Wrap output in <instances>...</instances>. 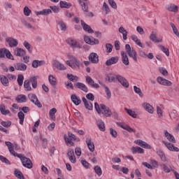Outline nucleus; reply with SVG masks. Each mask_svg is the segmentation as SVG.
<instances>
[{
  "instance_id": "1",
  "label": "nucleus",
  "mask_w": 179,
  "mask_h": 179,
  "mask_svg": "<svg viewBox=\"0 0 179 179\" xmlns=\"http://www.w3.org/2000/svg\"><path fill=\"white\" fill-rule=\"evenodd\" d=\"M125 50L130 58H132L135 62H138V53H136V50L134 48H131L129 44H126Z\"/></svg>"
},
{
  "instance_id": "2",
  "label": "nucleus",
  "mask_w": 179,
  "mask_h": 179,
  "mask_svg": "<svg viewBox=\"0 0 179 179\" xmlns=\"http://www.w3.org/2000/svg\"><path fill=\"white\" fill-rule=\"evenodd\" d=\"M17 157L20 159L24 167H26L27 169H33V162H31V159L23 156L22 154H18Z\"/></svg>"
},
{
  "instance_id": "3",
  "label": "nucleus",
  "mask_w": 179,
  "mask_h": 179,
  "mask_svg": "<svg viewBox=\"0 0 179 179\" xmlns=\"http://www.w3.org/2000/svg\"><path fill=\"white\" fill-rule=\"evenodd\" d=\"M69 58L70 59V60H67L66 62V64L69 65V66H71V68H72L73 69H76V68H80V63L79 62L78 59H76V57L72 55H69Z\"/></svg>"
},
{
  "instance_id": "4",
  "label": "nucleus",
  "mask_w": 179,
  "mask_h": 179,
  "mask_svg": "<svg viewBox=\"0 0 179 179\" xmlns=\"http://www.w3.org/2000/svg\"><path fill=\"white\" fill-rule=\"evenodd\" d=\"M64 139L67 146H73L75 145L73 141H76V136L71 132H68V136L66 134L64 135Z\"/></svg>"
},
{
  "instance_id": "5",
  "label": "nucleus",
  "mask_w": 179,
  "mask_h": 179,
  "mask_svg": "<svg viewBox=\"0 0 179 179\" xmlns=\"http://www.w3.org/2000/svg\"><path fill=\"white\" fill-rule=\"evenodd\" d=\"M28 99L31 101V103H34L36 107H38V108H41L43 107V105L38 101V98H37V96L34 94H29L28 95Z\"/></svg>"
},
{
  "instance_id": "6",
  "label": "nucleus",
  "mask_w": 179,
  "mask_h": 179,
  "mask_svg": "<svg viewBox=\"0 0 179 179\" xmlns=\"http://www.w3.org/2000/svg\"><path fill=\"white\" fill-rule=\"evenodd\" d=\"M66 43L74 48H82V45H80V43H79V42H78L76 39L69 38L66 40Z\"/></svg>"
},
{
  "instance_id": "7",
  "label": "nucleus",
  "mask_w": 179,
  "mask_h": 179,
  "mask_svg": "<svg viewBox=\"0 0 179 179\" xmlns=\"http://www.w3.org/2000/svg\"><path fill=\"white\" fill-rule=\"evenodd\" d=\"M85 80L87 85H89V86H91V87H93L94 89H99V87H100V85H99V84L97 83H95L94 80L92 78V77L89 76H85Z\"/></svg>"
},
{
  "instance_id": "8",
  "label": "nucleus",
  "mask_w": 179,
  "mask_h": 179,
  "mask_svg": "<svg viewBox=\"0 0 179 179\" xmlns=\"http://www.w3.org/2000/svg\"><path fill=\"white\" fill-rule=\"evenodd\" d=\"M84 41L87 43V44H90V45H94L96 44H99V43H100L99 41V39L94 38L93 37H89V36H85L84 37Z\"/></svg>"
},
{
  "instance_id": "9",
  "label": "nucleus",
  "mask_w": 179,
  "mask_h": 179,
  "mask_svg": "<svg viewBox=\"0 0 179 179\" xmlns=\"http://www.w3.org/2000/svg\"><path fill=\"white\" fill-rule=\"evenodd\" d=\"M116 79L118 82L120 83V84L122 85V86H123V87H129V83H128V80H127V79H125V78L122 77V76L117 75L116 76Z\"/></svg>"
},
{
  "instance_id": "10",
  "label": "nucleus",
  "mask_w": 179,
  "mask_h": 179,
  "mask_svg": "<svg viewBox=\"0 0 179 179\" xmlns=\"http://www.w3.org/2000/svg\"><path fill=\"white\" fill-rule=\"evenodd\" d=\"M5 144L8 148V150H9L10 155H12L15 157H17L19 154L16 153V152H15V148H14L13 144L11 143L10 141H6Z\"/></svg>"
},
{
  "instance_id": "11",
  "label": "nucleus",
  "mask_w": 179,
  "mask_h": 179,
  "mask_svg": "<svg viewBox=\"0 0 179 179\" xmlns=\"http://www.w3.org/2000/svg\"><path fill=\"white\" fill-rule=\"evenodd\" d=\"M67 156L71 163L75 164L76 163V157H75V152L72 149H69L67 152Z\"/></svg>"
},
{
  "instance_id": "12",
  "label": "nucleus",
  "mask_w": 179,
  "mask_h": 179,
  "mask_svg": "<svg viewBox=\"0 0 179 179\" xmlns=\"http://www.w3.org/2000/svg\"><path fill=\"white\" fill-rule=\"evenodd\" d=\"M162 143L165 145L166 148L171 150V152H179L178 148L174 146V144L163 141Z\"/></svg>"
},
{
  "instance_id": "13",
  "label": "nucleus",
  "mask_w": 179,
  "mask_h": 179,
  "mask_svg": "<svg viewBox=\"0 0 179 179\" xmlns=\"http://www.w3.org/2000/svg\"><path fill=\"white\" fill-rule=\"evenodd\" d=\"M120 57L118 56L112 57L106 62V66H111V65H115L118 62Z\"/></svg>"
},
{
  "instance_id": "14",
  "label": "nucleus",
  "mask_w": 179,
  "mask_h": 179,
  "mask_svg": "<svg viewBox=\"0 0 179 179\" xmlns=\"http://www.w3.org/2000/svg\"><path fill=\"white\" fill-rule=\"evenodd\" d=\"M100 107L101 108V110H103V114L105 115V117H111V110L110 109V108L106 106V105L101 103L100 105Z\"/></svg>"
},
{
  "instance_id": "15",
  "label": "nucleus",
  "mask_w": 179,
  "mask_h": 179,
  "mask_svg": "<svg viewBox=\"0 0 179 179\" xmlns=\"http://www.w3.org/2000/svg\"><path fill=\"white\" fill-rule=\"evenodd\" d=\"M85 143L87 144V146L90 150V152H94V143L92 141V138L87 137Z\"/></svg>"
},
{
  "instance_id": "16",
  "label": "nucleus",
  "mask_w": 179,
  "mask_h": 179,
  "mask_svg": "<svg viewBox=\"0 0 179 179\" xmlns=\"http://www.w3.org/2000/svg\"><path fill=\"white\" fill-rule=\"evenodd\" d=\"M6 43H8L9 47L13 48V47H17V40L13 38H10V37H8L6 38Z\"/></svg>"
},
{
  "instance_id": "17",
  "label": "nucleus",
  "mask_w": 179,
  "mask_h": 179,
  "mask_svg": "<svg viewBox=\"0 0 179 179\" xmlns=\"http://www.w3.org/2000/svg\"><path fill=\"white\" fill-rule=\"evenodd\" d=\"M157 80L159 85H163L164 86H171V81L169 80H166V78H163L162 77H158Z\"/></svg>"
},
{
  "instance_id": "18",
  "label": "nucleus",
  "mask_w": 179,
  "mask_h": 179,
  "mask_svg": "<svg viewBox=\"0 0 179 179\" xmlns=\"http://www.w3.org/2000/svg\"><path fill=\"white\" fill-rule=\"evenodd\" d=\"M88 58L92 64H97L99 62V55L96 53H90Z\"/></svg>"
},
{
  "instance_id": "19",
  "label": "nucleus",
  "mask_w": 179,
  "mask_h": 179,
  "mask_svg": "<svg viewBox=\"0 0 179 179\" xmlns=\"http://www.w3.org/2000/svg\"><path fill=\"white\" fill-rule=\"evenodd\" d=\"M81 23V26L83 29V30H85V31H87V33H94V31L92 30V27H90V26H89L87 24H86V22H85V21L81 20L80 21Z\"/></svg>"
},
{
  "instance_id": "20",
  "label": "nucleus",
  "mask_w": 179,
  "mask_h": 179,
  "mask_svg": "<svg viewBox=\"0 0 179 179\" xmlns=\"http://www.w3.org/2000/svg\"><path fill=\"white\" fill-rule=\"evenodd\" d=\"M14 67L16 71H24L26 69H27V65L24 64V63H16L14 64Z\"/></svg>"
},
{
  "instance_id": "21",
  "label": "nucleus",
  "mask_w": 179,
  "mask_h": 179,
  "mask_svg": "<svg viewBox=\"0 0 179 179\" xmlns=\"http://www.w3.org/2000/svg\"><path fill=\"white\" fill-rule=\"evenodd\" d=\"M82 100L87 110H93V103H92V102L87 101V99H86V98L85 97H83Z\"/></svg>"
},
{
  "instance_id": "22",
  "label": "nucleus",
  "mask_w": 179,
  "mask_h": 179,
  "mask_svg": "<svg viewBox=\"0 0 179 179\" xmlns=\"http://www.w3.org/2000/svg\"><path fill=\"white\" fill-rule=\"evenodd\" d=\"M120 54L122 55V64L126 66L129 65V59L128 58V55H127V53H125V52L124 51H122Z\"/></svg>"
},
{
  "instance_id": "23",
  "label": "nucleus",
  "mask_w": 179,
  "mask_h": 179,
  "mask_svg": "<svg viewBox=\"0 0 179 179\" xmlns=\"http://www.w3.org/2000/svg\"><path fill=\"white\" fill-rule=\"evenodd\" d=\"M35 13L36 16H39L40 15H42L43 16H48L50 13H52V11L51 9H43L41 11H36Z\"/></svg>"
},
{
  "instance_id": "24",
  "label": "nucleus",
  "mask_w": 179,
  "mask_h": 179,
  "mask_svg": "<svg viewBox=\"0 0 179 179\" xmlns=\"http://www.w3.org/2000/svg\"><path fill=\"white\" fill-rule=\"evenodd\" d=\"M14 54L16 57H24L26 55V51L20 48H16L14 50Z\"/></svg>"
},
{
  "instance_id": "25",
  "label": "nucleus",
  "mask_w": 179,
  "mask_h": 179,
  "mask_svg": "<svg viewBox=\"0 0 179 179\" xmlns=\"http://www.w3.org/2000/svg\"><path fill=\"white\" fill-rule=\"evenodd\" d=\"M75 86L77 87L78 89L83 90V92H85V93H87V92H89V89L87 88L86 85L82 83H77L75 84Z\"/></svg>"
},
{
  "instance_id": "26",
  "label": "nucleus",
  "mask_w": 179,
  "mask_h": 179,
  "mask_svg": "<svg viewBox=\"0 0 179 179\" xmlns=\"http://www.w3.org/2000/svg\"><path fill=\"white\" fill-rule=\"evenodd\" d=\"M131 150L133 155H136V153H139L140 155H142V154L145 153V150L138 146L132 147Z\"/></svg>"
},
{
  "instance_id": "27",
  "label": "nucleus",
  "mask_w": 179,
  "mask_h": 179,
  "mask_svg": "<svg viewBox=\"0 0 179 179\" xmlns=\"http://www.w3.org/2000/svg\"><path fill=\"white\" fill-rule=\"evenodd\" d=\"M156 34H157V30L154 29L150 35V39L154 43H160V41L157 40V36Z\"/></svg>"
},
{
  "instance_id": "28",
  "label": "nucleus",
  "mask_w": 179,
  "mask_h": 179,
  "mask_svg": "<svg viewBox=\"0 0 179 179\" xmlns=\"http://www.w3.org/2000/svg\"><path fill=\"white\" fill-rule=\"evenodd\" d=\"M71 99L73 104H75L76 106H79V104L82 103V100H80V98L76 96V94H72Z\"/></svg>"
},
{
  "instance_id": "29",
  "label": "nucleus",
  "mask_w": 179,
  "mask_h": 179,
  "mask_svg": "<svg viewBox=\"0 0 179 179\" xmlns=\"http://www.w3.org/2000/svg\"><path fill=\"white\" fill-rule=\"evenodd\" d=\"M142 106L145 111H148V113H150V114H153V106H152L150 103H144Z\"/></svg>"
},
{
  "instance_id": "30",
  "label": "nucleus",
  "mask_w": 179,
  "mask_h": 179,
  "mask_svg": "<svg viewBox=\"0 0 179 179\" xmlns=\"http://www.w3.org/2000/svg\"><path fill=\"white\" fill-rule=\"evenodd\" d=\"M0 81L3 86H9V80L8 79V77L3 75L0 76Z\"/></svg>"
},
{
  "instance_id": "31",
  "label": "nucleus",
  "mask_w": 179,
  "mask_h": 179,
  "mask_svg": "<svg viewBox=\"0 0 179 179\" xmlns=\"http://www.w3.org/2000/svg\"><path fill=\"white\" fill-rule=\"evenodd\" d=\"M164 135L166 138L169 141V142H171L172 143H176V138L173 135H171L167 130L164 131Z\"/></svg>"
},
{
  "instance_id": "32",
  "label": "nucleus",
  "mask_w": 179,
  "mask_h": 179,
  "mask_svg": "<svg viewBox=\"0 0 179 179\" xmlns=\"http://www.w3.org/2000/svg\"><path fill=\"white\" fill-rule=\"evenodd\" d=\"M131 40L136 43L138 47H141V48H145V46L142 45V43L141 42V40L138 38V36L136 35H131Z\"/></svg>"
},
{
  "instance_id": "33",
  "label": "nucleus",
  "mask_w": 179,
  "mask_h": 179,
  "mask_svg": "<svg viewBox=\"0 0 179 179\" xmlns=\"http://www.w3.org/2000/svg\"><path fill=\"white\" fill-rule=\"evenodd\" d=\"M166 10L169 12H174L175 13H176V12H178V7L175 4L171 3L170 5L166 6Z\"/></svg>"
},
{
  "instance_id": "34",
  "label": "nucleus",
  "mask_w": 179,
  "mask_h": 179,
  "mask_svg": "<svg viewBox=\"0 0 179 179\" xmlns=\"http://www.w3.org/2000/svg\"><path fill=\"white\" fill-rule=\"evenodd\" d=\"M0 113L2 115H8V114H10V110L6 109L5 105H0Z\"/></svg>"
},
{
  "instance_id": "35",
  "label": "nucleus",
  "mask_w": 179,
  "mask_h": 179,
  "mask_svg": "<svg viewBox=\"0 0 179 179\" xmlns=\"http://www.w3.org/2000/svg\"><path fill=\"white\" fill-rule=\"evenodd\" d=\"M15 100L17 103H26V101H27V98L26 97V95L20 94L15 98Z\"/></svg>"
},
{
  "instance_id": "36",
  "label": "nucleus",
  "mask_w": 179,
  "mask_h": 179,
  "mask_svg": "<svg viewBox=\"0 0 179 179\" xmlns=\"http://www.w3.org/2000/svg\"><path fill=\"white\" fill-rule=\"evenodd\" d=\"M54 66L57 69H59V71H65L66 69V67L63 64H61V62L56 61L54 62Z\"/></svg>"
},
{
  "instance_id": "37",
  "label": "nucleus",
  "mask_w": 179,
  "mask_h": 179,
  "mask_svg": "<svg viewBox=\"0 0 179 179\" xmlns=\"http://www.w3.org/2000/svg\"><path fill=\"white\" fill-rule=\"evenodd\" d=\"M78 2L82 8V10H83L84 13L88 12L89 7L87 6V4L86 3V1H83L81 0H78Z\"/></svg>"
},
{
  "instance_id": "38",
  "label": "nucleus",
  "mask_w": 179,
  "mask_h": 179,
  "mask_svg": "<svg viewBox=\"0 0 179 179\" xmlns=\"http://www.w3.org/2000/svg\"><path fill=\"white\" fill-rule=\"evenodd\" d=\"M44 61L34 60L31 64L32 68H38L41 65H44Z\"/></svg>"
},
{
  "instance_id": "39",
  "label": "nucleus",
  "mask_w": 179,
  "mask_h": 179,
  "mask_svg": "<svg viewBox=\"0 0 179 179\" xmlns=\"http://www.w3.org/2000/svg\"><path fill=\"white\" fill-rule=\"evenodd\" d=\"M96 125H97L99 129H100L102 132H104V131H106V126H105L104 122H103V120H98L96 122Z\"/></svg>"
},
{
  "instance_id": "40",
  "label": "nucleus",
  "mask_w": 179,
  "mask_h": 179,
  "mask_svg": "<svg viewBox=\"0 0 179 179\" xmlns=\"http://www.w3.org/2000/svg\"><path fill=\"white\" fill-rule=\"evenodd\" d=\"M14 174L17 178L24 179V176H23V173L19 169H15L14 171Z\"/></svg>"
},
{
  "instance_id": "41",
  "label": "nucleus",
  "mask_w": 179,
  "mask_h": 179,
  "mask_svg": "<svg viewBox=\"0 0 179 179\" xmlns=\"http://www.w3.org/2000/svg\"><path fill=\"white\" fill-rule=\"evenodd\" d=\"M124 111H126L127 113V114L129 115H130V117H132V118H136V117H138V115H136L135 111H134L131 109H128L127 108H124Z\"/></svg>"
},
{
  "instance_id": "42",
  "label": "nucleus",
  "mask_w": 179,
  "mask_h": 179,
  "mask_svg": "<svg viewBox=\"0 0 179 179\" xmlns=\"http://www.w3.org/2000/svg\"><path fill=\"white\" fill-rule=\"evenodd\" d=\"M48 80L52 86H57V78H55L52 75L49 76Z\"/></svg>"
},
{
  "instance_id": "43",
  "label": "nucleus",
  "mask_w": 179,
  "mask_h": 179,
  "mask_svg": "<svg viewBox=\"0 0 179 179\" xmlns=\"http://www.w3.org/2000/svg\"><path fill=\"white\" fill-rule=\"evenodd\" d=\"M59 6H60V8H66V9H69V8H71V6H72V4L66 1H61L59 2Z\"/></svg>"
},
{
  "instance_id": "44",
  "label": "nucleus",
  "mask_w": 179,
  "mask_h": 179,
  "mask_svg": "<svg viewBox=\"0 0 179 179\" xmlns=\"http://www.w3.org/2000/svg\"><path fill=\"white\" fill-rule=\"evenodd\" d=\"M67 78L71 82L76 83L78 80H79V78L78 76H73L72 74H67Z\"/></svg>"
},
{
  "instance_id": "45",
  "label": "nucleus",
  "mask_w": 179,
  "mask_h": 179,
  "mask_svg": "<svg viewBox=\"0 0 179 179\" xmlns=\"http://www.w3.org/2000/svg\"><path fill=\"white\" fill-rule=\"evenodd\" d=\"M17 117L20 120V125H23V122H24V113H23V112H22V111H20L17 113Z\"/></svg>"
},
{
  "instance_id": "46",
  "label": "nucleus",
  "mask_w": 179,
  "mask_h": 179,
  "mask_svg": "<svg viewBox=\"0 0 179 179\" xmlns=\"http://www.w3.org/2000/svg\"><path fill=\"white\" fill-rule=\"evenodd\" d=\"M57 24L59 25L60 30H62V31H66V24H65L64 21L60 20Z\"/></svg>"
},
{
  "instance_id": "47",
  "label": "nucleus",
  "mask_w": 179,
  "mask_h": 179,
  "mask_svg": "<svg viewBox=\"0 0 179 179\" xmlns=\"http://www.w3.org/2000/svg\"><path fill=\"white\" fill-rule=\"evenodd\" d=\"M23 45L29 51V52L30 53L33 52V48H31V45H30L29 42L24 41L23 43Z\"/></svg>"
},
{
  "instance_id": "48",
  "label": "nucleus",
  "mask_w": 179,
  "mask_h": 179,
  "mask_svg": "<svg viewBox=\"0 0 179 179\" xmlns=\"http://www.w3.org/2000/svg\"><path fill=\"white\" fill-rule=\"evenodd\" d=\"M30 82L32 85L33 89L37 88V78L36 76L31 77L30 78Z\"/></svg>"
},
{
  "instance_id": "49",
  "label": "nucleus",
  "mask_w": 179,
  "mask_h": 179,
  "mask_svg": "<svg viewBox=\"0 0 179 179\" xmlns=\"http://www.w3.org/2000/svg\"><path fill=\"white\" fill-rule=\"evenodd\" d=\"M23 80H24V76L22 74H19L17 76V82L19 85V86H23Z\"/></svg>"
},
{
  "instance_id": "50",
  "label": "nucleus",
  "mask_w": 179,
  "mask_h": 179,
  "mask_svg": "<svg viewBox=\"0 0 179 179\" xmlns=\"http://www.w3.org/2000/svg\"><path fill=\"white\" fill-rule=\"evenodd\" d=\"M57 113V108H52L50 112L49 115L51 118V120H55V114Z\"/></svg>"
},
{
  "instance_id": "51",
  "label": "nucleus",
  "mask_w": 179,
  "mask_h": 179,
  "mask_svg": "<svg viewBox=\"0 0 179 179\" xmlns=\"http://www.w3.org/2000/svg\"><path fill=\"white\" fill-rule=\"evenodd\" d=\"M30 80H26L24 82V89H27V92H30L31 90V87L30 86Z\"/></svg>"
},
{
  "instance_id": "52",
  "label": "nucleus",
  "mask_w": 179,
  "mask_h": 179,
  "mask_svg": "<svg viewBox=\"0 0 179 179\" xmlns=\"http://www.w3.org/2000/svg\"><path fill=\"white\" fill-rule=\"evenodd\" d=\"M94 170L99 177L103 174V171H101V168L99 166H95Z\"/></svg>"
},
{
  "instance_id": "53",
  "label": "nucleus",
  "mask_w": 179,
  "mask_h": 179,
  "mask_svg": "<svg viewBox=\"0 0 179 179\" xmlns=\"http://www.w3.org/2000/svg\"><path fill=\"white\" fill-rule=\"evenodd\" d=\"M159 50H161V51H163L164 54H166V57H169L170 56V52H169V48H166V47H164V45H159Z\"/></svg>"
},
{
  "instance_id": "54",
  "label": "nucleus",
  "mask_w": 179,
  "mask_h": 179,
  "mask_svg": "<svg viewBox=\"0 0 179 179\" xmlns=\"http://www.w3.org/2000/svg\"><path fill=\"white\" fill-rule=\"evenodd\" d=\"M134 90L135 93H136V94H138L140 97H143V93H142V90H141V88L136 86H134Z\"/></svg>"
},
{
  "instance_id": "55",
  "label": "nucleus",
  "mask_w": 179,
  "mask_h": 179,
  "mask_svg": "<svg viewBox=\"0 0 179 179\" xmlns=\"http://www.w3.org/2000/svg\"><path fill=\"white\" fill-rule=\"evenodd\" d=\"M157 155L160 157L161 160H162V162H166L167 160V159L166 158V155H164V152H163V151L159 150L157 152Z\"/></svg>"
},
{
  "instance_id": "56",
  "label": "nucleus",
  "mask_w": 179,
  "mask_h": 179,
  "mask_svg": "<svg viewBox=\"0 0 179 179\" xmlns=\"http://www.w3.org/2000/svg\"><path fill=\"white\" fill-rule=\"evenodd\" d=\"M103 87L105 89V92L106 93L108 99H111V91L108 88V87L106 86V85H103Z\"/></svg>"
},
{
  "instance_id": "57",
  "label": "nucleus",
  "mask_w": 179,
  "mask_h": 179,
  "mask_svg": "<svg viewBox=\"0 0 179 179\" xmlns=\"http://www.w3.org/2000/svg\"><path fill=\"white\" fill-rule=\"evenodd\" d=\"M1 125H2V127H4V128H9V127H10V125H12V122L2 121V122H1Z\"/></svg>"
},
{
  "instance_id": "58",
  "label": "nucleus",
  "mask_w": 179,
  "mask_h": 179,
  "mask_svg": "<svg viewBox=\"0 0 179 179\" xmlns=\"http://www.w3.org/2000/svg\"><path fill=\"white\" fill-rule=\"evenodd\" d=\"M161 167L162 170H164V173H170L171 171V169L164 164H162Z\"/></svg>"
},
{
  "instance_id": "59",
  "label": "nucleus",
  "mask_w": 179,
  "mask_h": 179,
  "mask_svg": "<svg viewBox=\"0 0 179 179\" xmlns=\"http://www.w3.org/2000/svg\"><path fill=\"white\" fill-rule=\"evenodd\" d=\"M171 27L173 29V31L174 34H176V36H177V37H179L178 29H177V27H176V25L173 22H171Z\"/></svg>"
},
{
  "instance_id": "60",
  "label": "nucleus",
  "mask_w": 179,
  "mask_h": 179,
  "mask_svg": "<svg viewBox=\"0 0 179 179\" xmlns=\"http://www.w3.org/2000/svg\"><path fill=\"white\" fill-rule=\"evenodd\" d=\"M140 146L141 148H144V149H152V146L143 141H141V144L140 145Z\"/></svg>"
},
{
  "instance_id": "61",
  "label": "nucleus",
  "mask_w": 179,
  "mask_h": 179,
  "mask_svg": "<svg viewBox=\"0 0 179 179\" xmlns=\"http://www.w3.org/2000/svg\"><path fill=\"white\" fill-rule=\"evenodd\" d=\"M159 71L160 72V73H162L164 76H167V75H169V72L167 71V70H166V69L164 67H159Z\"/></svg>"
},
{
  "instance_id": "62",
  "label": "nucleus",
  "mask_w": 179,
  "mask_h": 179,
  "mask_svg": "<svg viewBox=\"0 0 179 179\" xmlns=\"http://www.w3.org/2000/svg\"><path fill=\"white\" fill-rule=\"evenodd\" d=\"M0 160L2 163H5L6 164H10V162L6 157L0 155Z\"/></svg>"
},
{
  "instance_id": "63",
  "label": "nucleus",
  "mask_w": 179,
  "mask_h": 179,
  "mask_svg": "<svg viewBox=\"0 0 179 179\" xmlns=\"http://www.w3.org/2000/svg\"><path fill=\"white\" fill-rule=\"evenodd\" d=\"M30 13H31V10H30L29 7L25 6L24 8V14L25 15V16H30Z\"/></svg>"
},
{
  "instance_id": "64",
  "label": "nucleus",
  "mask_w": 179,
  "mask_h": 179,
  "mask_svg": "<svg viewBox=\"0 0 179 179\" xmlns=\"http://www.w3.org/2000/svg\"><path fill=\"white\" fill-rule=\"evenodd\" d=\"M106 52H111L113 51V45L111 43L106 44Z\"/></svg>"
}]
</instances>
